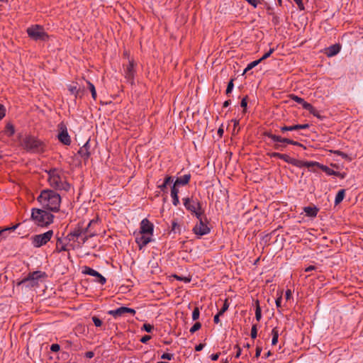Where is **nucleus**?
<instances>
[{
    "instance_id": "1",
    "label": "nucleus",
    "mask_w": 363,
    "mask_h": 363,
    "mask_svg": "<svg viewBox=\"0 0 363 363\" xmlns=\"http://www.w3.org/2000/svg\"><path fill=\"white\" fill-rule=\"evenodd\" d=\"M37 201L42 205L43 208L49 211L58 212L60 211L61 196L54 190H43L38 196Z\"/></svg>"
},
{
    "instance_id": "2",
    "label": "nucleus",
    "mask_w": 363,
    "mask_h": 363,
    "mask_svg": "<svg viewBox=\"0 0 363 363\" xmlns=\"http://www.w3.org/2000/svg\"><path fill=\"white\" fill-rule=\"evenodd\" d=\"M99 224V218L92 219L88 223H86L85 220L79 221L75 227L67 234L65 237V240L68 242H76L80 237L82 236L89 228L95 226Z\"/></svg>"
},
{
    "instance_id": "3",
    "label": "nucleus",
    "mask_w": 363,
    "mask_h": 363,
    "mask_svg": "<svg viewBox=\"0 0 363 363\" xmlns=\"http://www.w3.org/2000/svg\"><path fill=\"white\" fill-rule=\"evenodd\" d=\"M21 145L27 152L32 153H43L46 147L43 140L31 135H26L21 140Z\"/></svg>"
},
{
    "instance_id": "4",
    "label": "nucleus",
    "mask_w": 363,
    "mask_h": 363,
    "mask_svg": "<svg viewBox=\"0 0 363 363\" xmlns=\"http://www.w3.org/2000/svg\"><path fill=\"white\" fill-rule=\"evenodd\" d=\"M54 215L45 209L33 208L31 210V219L40 227H48L53 223Z\"/></svg>"
},
{
    "instance_id": "5",
    "label": "nucleus",
    "mask_w": 363,
    "mask_h": 363,
    "mask_svg": "<svg viewBox=\"0 0 363 363\" xmlns=\"http://www.w3.org/2000/svg\"><path fill=\"white\" fill-rule=\"evenodd\" d=\"M184 206L192 214H194L196 218H200L204 214V210L201 207V203L197 199L190 198L183 199Z\"/></svg>"
},
{
    "instance_id": "6",
    "label": "nucleus",
    "mask_w": 363,
    "mask_h": 363,
    "mask_svg": "<svg viewBox=\"0 0 363 363\" xmlns=\"http://www.w3.org/2000/svg\"><path fill=\"white\" fill-rule=\"evenodd\" d=\"M48 181L50 186L56 190L69 191L71 188V185L66 180L64 182L62 181V177L60 173L57 175H53L51 179H48Z\"/></svg>"
},
{
    "instance_id": "7",
    "label": "nucleus",
    "mask_w": 363,
    "mask_h": 363,
    "mask_svg": "<svg viewBox=\"0 0 363 363\" xmlns=\"http://www.w3.org/2000/svg\"><path fill=\"white\" fill-rule=\"evenodd\" d=\"M53 230H50L44 233L35 235L31 237L32 244L35 247H40L46 245L52 238Z\"/></svg>"
},
{
    "instance_id": "8",
    "label": "nucleus",
    "mask_w": 363,
    "mask_h": 363,
    "mask_svg": "<svg viewBox=\"0 0 363 363\" xmlns=\"http://www.w3.org/2000/svg\"><path fill=\"white\" fill-rule=\"evenodd\" d=\"M27 33L28 36L35 40L47 41L49 40V35L44 31L43 27L38 25L28 28Z\"/></svg>"
},
{
    "instance_id": "9",
    "label": "nucleus",
    "mask_w": 363,
    "mask_h": 363,
    "mask_svg": "<svg viewBox=\"0 0 363 363\" xmlns=\"http://www.w3.org/2000/svg\"><path fill=\"white\" fill-rule=\"evenodd\" d=\"M262 135L265 137H267L268 138H273L274 140L278 141V142H285V143H286V144H289V145H293L295 146L301 147L304 149L306 148V146H304L301 143H299L298 141H295V140L291 139L290 138L281 137L279 135L274 134V133H272V132L271 130L264 131L262 133Z\"/></svg>"
},
{
    "instance_id": "10",
    "label": "nucleus",
    "mask_w": 363,
    "mask_h": 363,
    "mask_svg": "<svg viewBox=\"0 0 363 363\" xmlns=\"http://www.w3.org/2000/svg\"><path fill=\"white\" fill-rule=\"evenodd\" d=\"M47 277V274L44 272L35 271V272H30V273H28V274L27 275L26 277L23 279L18 283V285L22 284H25V283L29 281L30 282V285L31 286H35L38 285V280L40 278H44V277Z\"/></svg>"
},
{
    "instance_id": "11",
    "label": "nucleus",
    "mask_w": 363,
    "mask_h": 363,
    "mask_svg": "<svg viewBox=\"0 0 363 363\" xmlns=\"http://www.w3.org/2000/svg\"><path fill=\"white\" fill-rule=\"evenodd\" d=\"M199 220V223L196 224L194 228L193 232L198 235L202 236L206 235L210 233V228L208 226V220L206 216L200 217V218H197Z\"/></svg>"
},
{
    "instance_id": "12",
    "label": "nucleus",
    "mask_w": 363,
    "mask_h": 363,
    "mask_svg": "<svg viewBox=\"0 0 363 363\" xmlns=\"http://www.w3.org/2000/svg\"><path fill=\"white\" fill-rule=\"evenodd\" d=\"M57 128L59 133L57 135L58 140L65 145H69L71 143V138L68 134L67 125L64 122L58 124Z\"/></svg>"
},
{
    "instance_id": "13",
    "label": "nucleus",
    "mask_w": 363,
    "mask_h": 363,
    "mask_svg": "<svg viewBox=\"0 0 363 363\" xmlns=\"http://www.w3.org/2000/svg\"><path fill=\"white\" fill-rule=\"evenodd\" d=\"M82 273L84 274H88L96 277L95 281L100 283L102 285L105 284L106 282V279L103 275H101L99 272L89 267H84L82 269Z\"/></svg>"
},
{
    "instance_id": "14",
    "label": "nucleus",
    "mask_w": 363,
    "mask_h": 363,
    "mask_svg": "<svg viewBox=\"0 0 363 363\" xmlns=\"http://www.w3.org/2000/svg\"><path fill=\"white\" fill-rule=\"evenodd\" d=\"M280 159L283 160L284 162H286L289 164H291L297 167H306V164L308 162V161L299 160L291 157L289 155H288L286 154H281V157Z\"/></svg>"
},
{
    "instance_id": "15",
    "label": "nucleus",
    "mask_w": 363,
    "mask_h": 363,
    "mask_svg": "<svg viewBox=\"0 0 363 363\" xmlns=\"http://www.w3.org/2000/svg\"><path fill=\"white\" fill-rule=\"evenodd\" d=\"M154 225L147 218H144L142 220L140 223V234H147L152 235L153 233Z\"/></svg>"
},
{
    "instance_id": "16",
    "label": "nucleus",
    "mask_w": 363,
    "mask_h": 363,
    "mask_svg": "<svg viewBox=\"0 0 363 363\" xmlns=\"http://www.w3.org/2000/svg\"><path fill=\"white\" fill-rule=\"evenodd\" d=\"M274 240L272 242L273 245L274 252H279L284 247L286 239L284 235L275 234Z\"/></svg>"
},
{
    "instance_id": "17",
    "label": "nucleus",
    "mask_w": 363,
    "mask_h": 363,
    "mask_svg": "<svg viewBox=\"0 0 363 363\" xmlns=\"http://www.w3.org/2000/svg\"><path fill=\"white\" fill-rule=\"evenodd\" d=\"M313 167H318L322 171L325 172L328 175H335L336 171H334L333 169L329 168L328 166L322 164L318 162L308 161L306 164V167L310 168Z\"/></svg>"
},
{
    "instance_id": "18",
    "label": "nucleus",
    "mask_w": 363,
    "mask_h": 363,
    "mask_svg": "<svg viewBox=\"0 0 363 363\" xmlns=\"http://www.w3.org/2000/svg\"><path fill=\"white\" fill-rule=\"evenodd\" d=\"M135 63L134 60H131L129 61V64L126 67V69L125 70V77L127 79L128 82H130L131 84L134 82V77H135Z\"/></svg>"
},
{
    "instance_id": "19",
    "label": "nucleus",
    "mask_w": 363,
    "mask_h": 363,
    "mask_svg": "<svg viewBox=\"0 0 363 363\" xmlns=\"http://www.w3.org/2000/svg\"><path fill=\"white\" fill-rule=\"evenodd\" d=\"M146 235L147 234H140L139 232V234L135 237V242L138 244L139 250H142L145 246H146L152 240L151 237Z\"/></svg>"
},
{
    "instance_id": "20",
    "label": "nucleus",
    "mask_w": 363,
    "mask_h": 363,
    "mask_svg": "<svg viewBox=\"0 0 363 363\" xmlns=\"http://www.w3.org/2000/svg\"><path fill=\"white\" fill-rule=\"evenodd\" d=\"M57 241H56V248L55 252H61L63 251H69V249L67 248V245L70 242H68L65 239L63 240L61 236L58 235V233L57 234Z\"/></svg>"
},
{
    "instance_id": "21",
    "label": "nucleus",
    "mask_w": 363,
    "mask_h": 363,
    "mask_svg": "<svg viewBox=\"0 0 363 363\" xmlns=\"http://www.w3.org/2000/svg\"><path fill=\"white\" fill-rule=\"evenodd\" d=\"M68 90L75 98H82L84 95V89H81L77 82H72L68 85Z\"/></svg>"
},
{
    "instance_id": "22",
    "label": "nucleus",
    "mask_w": 363,
    "mask_h": 363,
    "mask_svg": "<svg viewBox=\"0 0 363 363\" xmlns=\"http://www.w3.org/2000/svg\"><path fill=\"white\" fill-rule=\"evenodd\" d=\"M90 140H88L86 143L79 148L78 151V154L86 161L88 160V159L91 156V152H90V144H89Z\"/></svg>"
},
{
    "instance_id": "23",
    "label": "nucleus",
    "mask_w": 363,
    "mask_h": 363,
    "mask_svg": "<svg viewBox=\"0 0 363 363\" xmlns=\"http://www.w3.org/2000/svg\"><path fill=\"white\" fill-rule=\"evenodd\" d=\"M341 49V46L340 44L336 43L325 49V54L328 57H333L336 55Z\"/></svg>"
},
{
    "instance_id": "24",
    "label": "nucleus",
    "mask_w": 363,
    "mask_h": 363,
    "mask_svg": "<svg viewBox=\"0 0 363 363\" xmlns=\"http://www.w3.org/2000/svg\"><path fill=\"white\" fill-rule=\"evenodd\" d=\"M191 179V174H186L182 177H177L173 185H175V186H180V185H186L189 184Z\"/></svg>"
},
{
    "instance_id": "25",
    "label": "nucleus",
    "mask_w": 363,
    "mask_h": 363,
    "mask_svg": "<svg viewBox=\"0 0 363 363\" xmlns=\"http://www.w3.org/2000/svg\"><path fill=\"white\" fill-rule=\"evenodd\" d=\"M94 227L95 226H93L91 228H89L87 232H86L82 235V237H80L82 241V244H84L89 238L97 235V232L94 229Z\"/></svg>"
},
{
    "instance_id": "26",
    "label": "nucleus",
    "mask_w": 363,
    "mask_h": 363,
    "mask_svg": "<svg viewBox=\"0 0 363 363\" xmlns=\"http://www.w3.org/2000/svg\"><path fill=\"white\" fill-rule=\"evenodd\" d=\"M178 194V188L175 186V185H173L171 188V196L172 198V203L175 206H177L179 203Z\"/></svg>"
},
{
    "instance_id": "27",
    "label": "nucleus",
    "mask_w": 363,
    "mask_h": 363,
    "mask_svg": "<svg viewBox=\"0 0 363 363\" xmlns=\"http://www.w3.org/2000/svg\"><path fill=\"white\" fill-rule=\"evenodd\" d=\"M20 225V223H17L12 227H6L4 229L0 230V238L4 239L6 238L8 234L12 231H14Z\"/></svg>"
},
{
    "instance_id": "28",
    "label": "nucleus",
    "mask_w": 363,
    "mask_h": 363,
    "mask_svg": "<svg viewBox=\"0 0 363 363\" xmlns=\"http://www.w3.org/2000/svg\"><path fill=\"white\" fill-rule=\"evenodd\" d=\"M125 313V306H121L116 310L108 311V314L112 315L115 318L121 317Z\"/></svg>"
},
{
    "instance_id": "29",
    "label": "nucleus",
    "mask_w": 363,
    "mask_h": 363,
    "mask_svg": "<svg viewBox=\"0 0 363 363\" xmlns=\"http://www.w3.org/2000/svg\"><path fill=\"white\" fill-rule=\"evenodd\" d=\"M304 212L307 216L315 217L318 214L319 209L316 206H306L303 208Z\"/></svg>"
},
{
    "instance_id": "30",
    "label": "nucleus",
    "mask_w": 363,
    "mask_h": 363,
    "mask_svg": "<svg viewBox=\"0 0 363 363\" xmlns=\"http://www.w3.org/2000/svg\"><path fill=\"white\" fill-rule=\"evenodd\" d=\"M276 233H277V230H273L269 234L265 235L262 238V241L264 242V246L267 247L272 244V241H271V240L272 239V238H274V236L275 235Z\"/></svg>"
},
{
    "instance_id": "31",
    "label": "nucleus",
    "mask_w": 363,
    "mask_h": 363,
    "mask_svg": "<svg viewBox=\"0 0 363 363\" xmlns=\"http://www.w3.org/2000/svg\"><path fill=\"white\" fill-rule=\"evenodd\" d=\"M273 143L272 147L277 150L283 151L286 147L287 145L285 142H278L274 140L273 138H270Z\"/></svg>"
},
{
    "instance_id": "32",
    "label": "nucleus",
    "mask_w": 363,
    "mask_h": 363,
    "mask_svg": "<svg viewBox=\"0 0 363 363\" xmlns=\"http://www.w3.org/2000/svg\"><path fill=\"white\" fill-rule=\"evenodd\" d=\"M255 318L257 322H259L262 318V309L257 299L255 301Z\"/></svg>"
},
{
    "instance_id": "33",
    "label": "nucleus",
    "mask_w": 363,
    "mask_h": 363,
    "mask_svg": "<svg viewBox=\"0 0 363 363\" xmlns=\"http://www.w3.org/2000/svg\"><path fill=\"white\" fill-rule=\"evenodd\" d=\"M345 189H340L336 194L335 199V204L337 205L340 203L342 201V200L345 198Z\"/></svg>"
},
{
    "instance_id": "34",
    "label": "nucleus",
    "mask_w": 363,
    "mask_h": 363,
    "mask_svg": "<svg viewBox=\"0 0 363 363\" xmlns=\"http://www.w3.org/2000/svg\"><path fill=\"white\" fill-rule=\"evenodd\" d=\"M272 345H276L278 342V338H279V330L277 327H275L272 329Z\"/></svg>"
},
{
    "instance_id": "35",
    "label": "nucleus",
    "mask_w": 363,
    "mask_h": 363,
    "mask_svg": "<svg viewBox=\"0 0 363 363\" xmlns=\"http://www.w3.org/2000/svg\"><path fill=\"white\" fill-rule=\"evenodd\" d=\"M330 152H332L335 155L341 156L343 159H345L347 161L350 162L352 160V158L347 154H346L344 152H342L340 150H330Z\"/></svg>"
},
{
    "instance_id": "36",
    "label": "nucleus",
    "mask_w": 363,
    "mask_h": 363,
    "mask_svg": "<svg viewBox=\"0 0 363 363\" xmlns=\"http://www.w3.org/2000/svg\"><path fill=\"white\" fill-rule=\"evenodd\" d=\"M248 99V96L246 95L240 101V106L242 108V113L244 114L247 112Z\"/></svg>"
},
{
    "instance_id": "37",
    "label": "nucleus",
    "mask_w": 363,
    "mask_h": 363,
    "mask_svg": "<svg viewBox=\"0 0 363 363\" xmlns=\"http://www.w3.org/2000/svg\"><path fill=\"white\" fill-rule=\"evenodd\" d=\"M5 129L9 136H12L15 133L14 125L11 123H8L6 125Z\"/></svg>"
},
{
    "instance_id": "38",
    "label": "nucleus",
    "mask_w": 363,
    "mask_h": 363,
    "mask_svg": "<svg viewBox=\"0 0 363 363\" xmlns=\"http://www.w3.org/2000/svg\"><path fill=\"white\" fill-rule=\"evenodd\" d=\"M234 80L235 78H232L228 83L227 88L225 90V94L229 95L232 93L233 87H234Z\"/></svg>"
},
{
    "instance_id": "39",
    "label": "nucleus",
    "mask_w": 363,
    "mask_h": 363,
    "mask_svg": "<svg viewBox=\"0 0 363 363\" xmlns=\"http://www.w3.org/2000/svg\"><path fill=\"white\" fill-rule=\"evenodd\" d=\"M86 83L88 84V89L90 90L91 93L92 98L96 100V91L94 85L90 82L89 81H86Z\"/></svg>"
},
{
    "instance_id": "40",
    "label": "nucleus",
    "mask_w": 363,
    "mask_h": 363,
    "mask_svg": "<svg viewBox=\"0 0 363 363\" xmlns=\"http://www.w3.org/2000/svg\"><path fill=\"white\" fill-rule=\"evenodd\" d=\"M201 328V323L200 322H196L193 326L190 328L189 332L193 334L200 330Z\"/></svg>"
},
{
    "instance_id": "41",
    "label": "nucleus",
    "mask_w": 363,
    "mask_h": 363,
    "mask_svg": "<svg viewBox=\"0 0 363 363\" xmlns=\"http://www.w3.org/2000/svg\"><path fill=\"white\" fill-rule=\"evenodd\" d=\"M172 277L179 281H183L185 283H189L191 280V277H182L179 276L177 274H173Z\"/></svg>"
},
{
    "instance_id": "42",
    "label": "nucleus",
    "mask_w": 363,
    "mask_h": 363,
    "mask_svg": "<svg viewBox=\"0 0 363 363\" xmlns=\"http://www.w3.org/2000/svg\"><path fill=\"white\" fill-rule=\"evenodd\" d=\"M48 174V179L52 178L53 175H57L60 173L59 170L56 168H51L48 171H46Z\"/></svg>"
},
{
    "instance_id": "43",
    "label": "nucleus",
    "mask_w": 363,
    "mask_h": 363,
    "mask_svg": "<svg viewBox=\"0 0 363 363\" xmlns=\"http://www.w3.org/2000/svg\"><path fill=\"white\" fill-rule=\"evenodd\" d=\"M250 336H251L252 339H255L257 337V324L252 325V328H251Z\"/></svg>"
},
{
    "instance_id": "44",
    "label": "nucleus",
    "mask_w": 363,
    "mask_h": 363,
    "mask_svg": "<svg viewBox=\"0 0 363 363\" xmlns=\"http://www.w3.org/2000/svg\"><path fill=\"white\" fill-rule=\"evenodd\" d=\"M301 105H302V107H303L304 109H306V110L308 111H309V113H310L311 111H313V108H314V107H313L311 104H309V103H308L307 101H306L305 100H304V101H303V102L301 104Z\"/></svg>"
},
{
    "instance_id": "45",
    "label": "nucleus",
    "mask_w": 363,
    "mask_h": 363,
    "mask_svg": "<svg viewBox=\"0 0 363 363\" xmlns=\"http://www.w3.org/2000/svg\"><path fill=\"white\" fill-rule=\"evenodd\" d=\"M200 311L198 307H195L192 312V319L193 320H196L199 318Z\"/></svg>"
},
{
    "instance_id": "46",
    "label": "nucleus",
    "mask_w": 363,
    "mask_h": 363,
    "mask_svg": "<svg viewBox=\"0 0 363 363\" xmlns=\"http://www.w3.org/2000/svg\"><path fill=\"white\" fill-rule=\"evenodd\" d=\"M91 319L96 327H101L103 325V321L97 316H93Z\"/></svg>"
},
{
    "instance_id": "47",
    "label": "nucleus",
    "mask_w": 363,
    "mask_h": 363,
    "mask_svg": "<svg viewBox=\"0 0 363 363\" xmlns=\"http://www.w3.org/2000/svg\"><path fill=\"white\" fill-rule=\"evenodd\" d=\"M290 98H291V99H292L293 101H296V103H298L299 104H301L304 101V99L303 98H301L294 94H291Z\"/></svg>"
},
{
    "instance_id": "48",
    "label": "nucleus",
    "mask_w": 363,
    "mask_h": 363,
    "mask_svg": "<svg viewBox=\"0 0 363 363\" xmlns=\"http://www.w3.org/2000/svg\"><path fill=\"white\" fill-rule=\"evenodd\" d=\"M228 307H229V303L228 302V300L225 299L222 308H220V310L219 311L218 313H220V314L223 315L228 309Z\"/></svg>"
},
{
    "instance_id": "49",
    "label": "nucleus",
    "mask_w": 363,
    "mask_h": 363,
    "mask_svg": "<svg viewBox=\"0 0 363 363\" xmlns=\"http://www.w3.org/2000/svg\"><path fill=\"white\" fill-rule=\"evenodd\" d=\"M274 48H270L267 52L264 54L263 56L261 58H259L260 61L262 62L268 58L274 52Z\"/></svg>"
},
{
    "instance_id": "50",
    "label": "nucleus",
    "mask_w": 363,
    "mask_h": 363,
    "mask_svg": "<svg viewBox=\"0 0 363 363\" xmlns=\"http://www.w3.org/2000/svg\"><path fill=\"white\" fill-rule=\"evenodd\" d=\"M142 329L147 333H151L152 331V330L154 329V326L149 323H145L143 325Z\"/></svg>"
},
{
    "instance_id": "51",
    "label": "nucleus",
    "mask_w": 363,
    "mask_h": 363,
    "mask_svg": "<svg viewBox=\"0 0 363 363\" xmlns=\"http://www.w3.org/2000/svg\"><path fill=\"white\" fill-rule=\"evenodd\" d=\"M269 15H272L273 16V18H272V23L277 26L278 25L279 23H280V21H279V17L277 16V15H275L274 13H272V12H269Z\"/></svg>"
},
{
    "instance_id": "52",
    "label": "nucleus",
    "mask_w": 363,
    "mask_h": 363,
    "mask_svg": "<svg viewBox=\"0 0 363 363\" xmlns=\"http://www.w3.org/2000/svg\"><path fill=\"white\" fill-rule=\"evenodd\" d=\"M281 154L282 153H279V152H267V155L271 158L276 157V158L280 159L281 157Z\"/></svg>"
},
{
    "instance_id": "53",
    "label": "nucleus",
    "mask_w": 363,
    "mask_h": 363,
    "mask_svg": "<svg viewBox=\"0 0 363 363\" xmlns=\"http://www.w3.org/2000/svg\"><path fill=\"white\" fill-rule=\"evenodd\" d=\"M294 1L297 4L300 11H303L305 9V6L303 3V0H294Z\"/></svg>"
},
{
    "instance_id": "54",
    "label": "nucleus",
    "mask_w": 363,
    "mask_h": 363,
    "mask_svg": "<svg viewBox=\"0 0 363 363\" xmlns=\"http://www.w3.org/2000/svg\"><path fill=\"white\" fill-rule=\"evenodd\" d=\"M6 115V108L4 105L0 104V121L3 119V118Z\"/></svg>"
},
{
    "instance_id": "55",
    "label": "nucleus",
    "mask_w": 363,
    "mask_h": 363,
    "mask_svg": "<svg viewBox=\"0 0 363 363\" xmlns=\"http://www.w3.org/2000/svg\"><path fill=\"white\" fill-rule=\"evenodd\" d=\"M310 113L319 119L323 118V116H320L319 112L315 108H313V111H311Z\"/></svg>"
},
{
    "instance_id": "56",
    "label": "nucleus",
    "mask_w": 363,
    "mask_h": 363,
    "mask_svg": "<svg viewBox=\"0 0 363 363\" xmlns=\"http://www.w3.org/2000/svg\"><path fill=\"white\" fill-rule=\"evenodd\" d=\"M173 358V354L164 353L161 356V359L171 360Z\"/></svg>"
},
{
    "instance_id": "57",
    "label": "nucleus",
    "mask_w": 363,
    "mask_h": 363,
    "mask_svg": "<svg viewBox=\"0 0 363 363\" xmlns=\"http://www.w3.org/2000/svg\"><path fill=\"white\" fill-rule=\"evenodd\" d=\"M261 62L260 60H255L252 62H250V64H248V69H252L254 68L255 66H257V65H259V63Z\"/></svg>"
},
{
    "instance_id": "58",
    "label": "nucleus",
    "mask_w": 363,
    "mask_h": 363,
    "mask_svg": "<svg viewBox=\"0 0 363 363\" xmlns=\"http://www.w3.org/2000/svg\"><path fill=\"white\" fill-rule=\"evenodd\" d=\"M60 350V346L58 344H52L50 346V350L54 352H59Z\"/></svg>"
},
{
    "instance_id": "59",
    "label": "nucleus",
    "mask_w": 363,
    "mask_h": 363,
    "mask_svg": "<svg viewBox=\"0 0 363 363\" xmlns=\"http://www.w3.org/2000/svg\"><path fill=\"white\" fill-rule=\"evenodd\" d=\"M177 229L179 230V225L174 220L172 222V231L176 232Z\"/></svg>"
},
{
    "instance_id": "60",
    "label": "nucleus",
    "mask_w": 363,
    "mask_h": 363,
    "mask_svg": "<svg viewBox=\"0 0 363 363\" xmlns=\"http://www.w3.org/2000/svg\"><path fill=\"white\" fill-rule=\"evenodd\" d=\"M249 4L252 5L254 8H256L258 4L260 3L259 0H245Z\"/></svg>"
},
{
    "instance_id": "61",
    "label": "nucleus",
    "mask_w": 363,
    "mask_h": 363,
    "mask_svg": "<svg viewBox=\"0 0 363 363\" xmlns=\"http://www.w3.org/2000/svg\"><path fill=\"white\" fill-rule=\"evenodd\" d=\"M289 131H290L289 125H283L280 127V132L281 133L285 134Z\"/></svg>"
},
{
    "instance_id": "62",
    "label": "nucleus",
    "mask_w": 363,
    "mask_h": 363,
    "mask_svg": "<svg viewBox=\"0 0 363 363\" xmlns=\"http://www.w3.org/2000/svg\"><path fill=\"white\" fill-rule=\"evenodd\" d=\"M151 339V336L148 335H145L141 337L140 342L142 343H147Z\"/></svg>"
},
{
    "instance_id": "63",
    "label": "nucleus",
    "mask_w": 363,
    "mask_h": 363,
    "mask_svg": "<svg viewBox=\"0 0 363 363\" xmlns=\"http://www.w3.org/2000/svg\"><path fill=\"white\" fill-rule=\"evenodd\" d=\"M262 350V347L257 345L256 347L255 358H258L260 356Z\"/></svg>"
},
{
    "instance_id": "64",
    "label": "nucleus",
    "mask_w": 363,
    "mask_h": 363,
    "mask_svg": "<svg viewBox=\"0 0 363 363\" xmlns=\"http://www.w3.org/2000/svg\"><path fill=\"white\" fill-rule=\"evenodd\" d=\"M281 300H282V296L281 294L279 297L277 298V299L275 301L276 306H277V308H281Z\"/></svg>"
}]
</instances>
